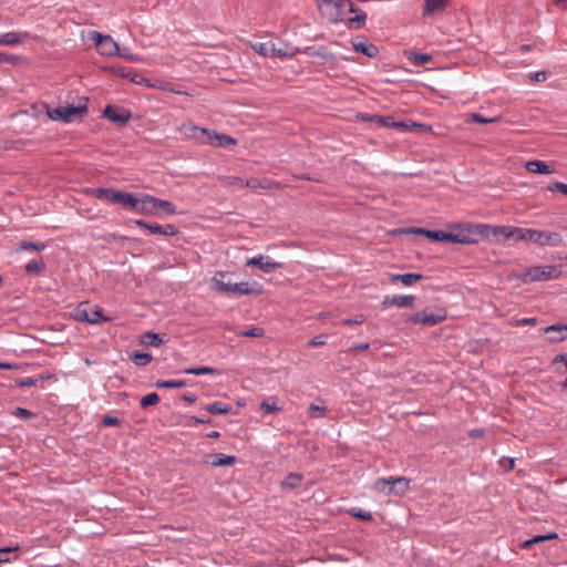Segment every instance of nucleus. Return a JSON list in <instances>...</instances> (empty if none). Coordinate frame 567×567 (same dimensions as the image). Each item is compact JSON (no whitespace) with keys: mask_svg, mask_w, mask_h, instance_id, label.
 <instances>
[{"mask_svg":"<svg viewBox=\"0 0 567 567\" xmlns=\"http://www.w3.org/2000/svg\"><path fill=\"white\" fill-rule=\"evenodd\" d=\"M423 278H424V276L422 274H417V272L394 274V275H391L390 281L392 284L400 281L404 286H411L414 282L422 280Z\"/></svg>","mask_w":567,"mask_h":567,"instance_id":"nucleus-21","label":"nucleus"},{"mask_svg":"<svg viewBox=\"0 0 567 567\" xmlns=\"http://www.w3.org/2000/svg\"><path fill=\"white\" fill-rule=\"evenodd\" d=\"M190 421L194 422L195 424H205V423H210V419H207V417H202V416H190Z\"/></svg>","mask_w":567,"mask_h":567,"instance_id":"nucleus-62","label":"nucleus"},{"mask_svg":"<svg viewBox=\"0 0 567 567\" xmlns=\"http://www.w3.org/2000/svg\"><path fill=\"white\" fill-rule=\"evenodd\" d=\"M561 275L560 266H534L526 270L525 274L519 276L518 278L523 282H533V281H543V280H551L557 279Z\"/></svg>","mask_w":567,"mask_h":567,"instance_id":"nucleus-5","label":"nucleus"},{"mask_svg":"<svg viewBox=\"0 0 567 567\" xmlns=\"http://www.w3.org/2000/svg\"><path fill=\"white\" fill-rule=\"evenodd\" d=\"M348 514L352 517H355V518H359L362 520H367V522H370L373 519L372 514L370 512L364 511L359 507H352V508L348 509Z\"/></svg>","mask_w":567,"mask_h":567,"instance_id":"nucleus-39","label":"nucleus"},{"mask_svg":"<svg viewBox=\"0 0 567 567\" xmlns=\"http://www.w3.org/2000/svg\"><path fill=\"white\" fill-rule=\"evenodd\" d=\"M246 265L257 267L266 274H270L282 266L280 262L271 260L269 256L264 255L247 259Z\"/></svg>","mask_w":567,"mask_h":567,"instance_id":"nucleus-9","label":"nucleus"},{"mask_svg":"<svg viewBox=\"0 0 567 567\" xmlns=\"http://www.w3.org/2000/svg\"><path fill=\"white\" fill-rule=\"evenodd\" d=\"M297 52H298V49H296L295 47H292L290 44H287L284 42H278V43L272 42L271 56L292 58L296 55Z\"/></svg>","mask_w":567,"mask_h":567,"instance_id":"nucleus-17","label":"nucleus"},{"mask_svg":"<svg viewBox=\"0 0 567 567\" xmlns=\"http://www.w3.org/2000/svg\"><path fill=\"white\" fill-rule=\"evenodd\" d=\"M547 189L550 192H558L567 196V184L561 182H554L547 186Z\"/></svg>","mask_w":567,"mask_h":567,"instance_id":"nucleus-51","label":"nucleus"},{"mask_svg":"<svg viewBox=\"0 0 567 567\" xmlns=\"http://www.w3.org/2000/svg\"><path fill=\"white\" fill-rule=\"evenodd\" d=\"M238 336L246 338H262L265 336V330L262 328L252 327L238 332Z\"/></svg>","mask_w":567,"mask_h":567,"instance_id":"nucleus-42","label":"nucleus"},{"mask_svg":"<svg viewBox=\"0 0 567 567\" xmlns=\"http://www.w3.org/2000/svg\"><path fill=\"white\" fill-rule=\"evenodd\" d=\"M45 248L43 243H32V241H21L17 248V250H37L41 251Z\"/></svg>","mask_w":567,"mask_h":567,"instance_id":"nucleus-43","label":"nucleus"},{"mask_svg":"<svg viewBox=\"0 0 567 567\" xmlns=\"http://www.w3.org/2000/svg\"><path fill=\"white\" fill-rule=\"evenodd\" d=\"M421 318H422V311L415 312L413 315H410L406 318V322L414 323V324H417V323L421 324Z\"/></svg>","mask_w":567,"mask_h":567,"instance_id":"nucleus-58","label":"nucleus"},{"mask_svg":"<svg viewBox=\"0 0 567 567\" xmlns=\"http://www.w3.org/2000/svg\"><path fill=\"white\" fill-rule=\"evenodd\" d=\"M202 132L204 134H207L209 140H216L218 142L217 145L221 147L235 145L237 143L235 138L226 134H220L216 132L209 133L208 130L206 128H202Z\"/></svg>","mask_w":567,"mask_h":567,"instance_id":"nucleus-24","label":"nucleus"},{"mask_svg":"<svg viewBox=\"0 0 567 567\" xmlns=\"http://www.w3.org/2000/svg\"><path fill=\"white\" fill-rule=\"evenodd\" d=\"M525 167L528 172L535 174H553L555 172L554 168L542 161L527 162Z\"/></svg>","mask_w":567,"mask_h":567,"instance_id":"nucleus-23","label":"nucleus"},{"mask_svg":"<svg viewBox=\"0 0 567 567\" xmlns=\"http://www.w3.org/2000/svg\"><path fill=\"white\" fill-rule=\"evenodd\" d=\"M475 229L484 228L491 230L494 236L502 235L504 238H513L516 241H528L540 246H560L563 238L558 233L537 230L532 228H520L514 226H474Z\"/></svg>","mask_w":567,"mask_h":567,"instance_id":"nucleus-1","label":"nucleus"},{"mask_svg":"<svg viewBox=\"0 0 567 567\" xmlns=\"http://www.w3.org/2000/svg\"><path fill=\"white\" fill-rule=\"evenodd\" d=\"M353 48L357 52H360L369 58H374L379 54V49L372 43L358 42L353 43Z\"/></svg>","mask_w":567,"mask_h":567,"instance_id":"nucleus-26","label":"nucleus"},{"mask_svg":"<svg viewBox=\"0 0 567 567\" xmlns=\"http://www.w3.org/2000/svg\"><path fill=\"white\" fill-rule=\"evenodd\" d=\"M92 193H93L94 197L100 200H105V202H109L112 204H116L117 203L116 197H118V195H120V189L100 187V188L93 189Z\"/></svg>","mask_w":567,"mask_h":567,"instance_id":"nucleus-19","label":"nucleus"},{"mask_svg":"<svg viewBox=\"0 0 567 567\" xmlns=\"http://www.w3.org/2000/svg\"><path fill=\"white\" fill-rule=\"evenodd\" d=\"M501 465L507 470V471H511L514 468V465H515V461L514 458H502L501 460Z\"/></svg>","mask_w":567,"mask_h":567,"instance_id":"nucleus-59","label":"nucleus"},{"mask_svg":"<svg viewBox=\"0 0 567 567\" xmlns=\"http://www.w3.org/2000/svg\"><path fill=\"white\" fill-rule=\"evenodd\" d=\"M367 349H369V343H358V344L352 346L350 350L364 351Z\"/></svg>","mask_w":567,"mask_h":567,"instance_id":"nucleus-63","label":"nucleus"},{"mask_svg":"<svg viewBox=\"0 0 567 567\" xmlns=\"http://www.w3.org/2000/svg\"><path fill=\"white\" fill-rule=\"evenodd\" d=\"M13 415L20 419L28 420L33 416V413L24 408H16L13 411Z\"/></svg>","mask_w":567,"mask_h":567,"instance_id":"nucleus-56","label":"nucleus"},{"mask_svg":"<svg viewBox=\"0 0 567 567\" xmlns=\"http://www.w3.org/2000/svg\"><path fill=\"white\" fill-rule=\"evenodd\" d=\"M205 410L210 414H227L230 412L231 408H230V405H228L224 402L216 401V402L208 404L205 408Z\"/></svg>","mask_w":567,"mask_h":567,"instance_id":"nucleus-32","label":"nucleus"},{"mask_svg":"<svg viewBox=\"0 0 567 567\" xmlns=\"http://www.w3.org/2000/svg\"><path fill=\"white\" fill-rule=\"evenodd\" d=\"M103 116L116 124L125 125L131 120L132 113L126 109L110 104L105 106Z\"/></svg>","mask_w":567,"mask_h":567,"instance_id":"nucleus-8","label":"nucleus"},{"mask_svg":"<svg viewBox=\"0 0 567 567\" xmlns=\"http://www.w3.org/2000/svg\"><path fill=\"white\" fill-rule=\"evenodd\" d=\"M558 536L556 533H550L548 535H537L535 537H533L532 539H528V540H525L523 544H522V548L524 549H528L530 548L534 544H538V543H542V542H545V540H549V539H556Z\"/></svg>","mask_w":567,"mask_h":567,"instance_id":"nucleus-34","label":"nucleus"},{"mask_svg":"<svg viewBox=\"0 0 567 567\" xmlns=\"http://www.w3.org/2000/svg\"><path fill=\"white\" fill-rule=\"evenodd\" d=\"M16 60L13 55H8L6 53L0 52V64L2 63H12Z\"/></svg>","mask_w":567,"mask_h":567,"instance_id":"nucleus-61","label":"nucleus"},{"mask_svg":"<svg viewBox=\"0 0 567 567\" xmlns=\"http://www.w3.org/2000/svg\"><path fill=\"white\" fill-rule=\"evenodd\" d=\"M447 0H425V12H436L445 9Z\"/></svg>","mask_w":567,"mask_h":567,"instance_id":"nucleus-36","label":"nucleus"},{"mask_svg":"<svg viewBox=\"0 0 567 567\" xmlns=\"http://www.w3.org/2000/svg\"><path fill=\"white\" fill-rule=\"evenodd\" d=\"M324 344V340L322 339V337H315L312 338L309 342H308V346L309 347H319V346H323Z\"/></svg>","mask_w":567,"mask_h":567,"instance_id":"nucleus-60","label":"nucleus"},{"mask_svg":"<svg viewBox=\"0 0 567 567\" xmlns=\"http://www.w3.org/2000/svg\"><path fill=\"white\" fill-rule=\"evenodd\" d=\"M499 120H501L499 116L484 117L483 115H481L478 113H472V114H470L467 122L468 123L487 124V123H497Z\"/></svg>","mask_w":567,"mask_h":567,"instance_id":"nucleus-38","label":"nucleus"},{"mask_svg":"<svg viewBox=\"0 0 567 567\" xmlns=\"http://www.w3.org/2000/svg\"><path fill=\"white\" fill-rule=\"evenodd\" d=\"M529 79L536 82H544L547 79L545 71L529 73Z\"/></svg>","mask_w":567,"mask_h":567,"instance_id":"nucleus-57","label":"nucleus"},{"mask_svg":"<svg viewBox=\"0 0 567 567\" xmlns=\"http://www.w3.org/2000/svg\"><path fill=\"white\" fill-rule=\"evenodd\" d=\"M542 333L547 336L549 342H560L567 339V326L553 324L542 329Z\"/></svg>","mask_w":567,"mask_h":567,"instance_id":"nucleus-13","label":"nucleus"},{"mask_svg":"<svg viewBox=\"0 0 567 567\" xmlns=\"http://www.w3.org/2000/svg\"><path fill=\"white\" fill-rule=\"evenodd\" d=\"M551 363L555 365V364H558V363H563L564 364V368H557L556 369V372L558 374H565L567 373V352L566 353H559L557 355H555L551 360Z\"/></svg>","mask_w":567,"mask_h":567,"instance_id":"nucleus-44","label":"nucleus"},{"mask_svg":"<svg viewBox=\"0 0 567 567\" xmlns=\"http://www.w3.org/2000/svg\"><path fill=\"white\" fill-rule=\"evenodd\" d=\"M302 475L297 473H290L281 482V487L286 489H293L300 485Z\"/></svg>","mask_w":567,"mask_h":567,"instance_id":"nucleus-31","label":"nucleus"},{"mask_svg":"<svg viewBox=\"0 0 567 567\" xmlns=\"http://www.w3.org/2000/svg\"><path fill=\"white\" fill-rule=\"evenodd\" d=\"M28 37V32H7L4 34H0V45H17Z\"/></svg>","mask_w":567,"mask_h":567,"instance_id":"nucleus-20","label":"nucleus"},{"mask_svg":"<svg viewBox=\"0 0 567 567\" xmlns=\"http://www.w3.org/2000/svg\"><path fill=\"white\" fill-rule=\"evenodd\" d=\"M135 213L146 216L157 215L155 196L147 194L142 195L137 200Z\"/></svg>","mask_w":567,"mask_h":567,"instance_id":"nucleus-10","label":"nucleus"},{"mask_svg":"<svg viewBox=\"0 0 567 567\" xmlns=\"http://www.w3.org/2000/svg\"><path fill=\"white\" fill-rule=\"evenodd\" d=\"M472 234H484L482 230L472 231L471 228L467 231H458V233H449L447 241L462 244V245H472L476 243V239L472 237Z\"/></svg>","mask_w":567,"mask_h":567,"instance_id":"nucleus-16","label":"nucleus"},{"mask_svg":"<svg viewBox=\"0 0 567 567\" xmlns=\"http://www.w3.org/2000/svg\"><path fill=\"white\" fill-rule=\"evenodd\" d=\"M371 121L375 122L379 126H382V127H402V128H406L409 126L404 122H395L392 116L374 115V116L371 117Z\"/></svg>","mask_w":567,"mask_h":567,"instance_id":"nucleus-25","label":"nucleus"},{"mask_svg":"<svg viewBox=\"0 0 567 567\" xmlns=\"http://www.w3.org/2000/svg\"><path fill=\"white\" fill-rule=\"evenodd\" d=\"M116 55L131 62L138 61L137 55L133 54L128 48H118Z\"/></svg>","mask_w":567,"mask_h":567,"instance_id":"nucleus-48","label":"nucleus"},{"mask_svg":"<svg viewBox=\"0 0 567 567\" xmlns=\"http://www.w3.org/2000/svg\"><path fill=\"white\" fill-rule=\"evenodd\" d=\"M87 100H84L83 103H80L76 106L73 105H66L63 106V114H64V123H71L75 121L76 118H82L87 113Z\"/></svg>","mask_w":567,"mask_h":567,"instance_id":"nucleus-11","label":"nucleus"},{"mask_svg":"<svg viewBox=\"0 0 567 567\" xmlns=\"http://www.w3.org/2000/svg\"><path fill=\"white\" fill-rule=\"evenodd\" d=\"M415 297L412 295L405 296H386L383 301V307H399V308H413L414 307Z\"/></svg>","mask_w":567,"mask_h":567,"instance_id":"nucleus-12","label":"nucleus"},{"mask_svg":"<svg viewBox=\"0 0 567 567\" xmlns=\"http://www.w3.org/2000/svg\"><path fill=\"white\" fill-rule=\"evenodd\" d=\"M90 39L95 43L99 52L105 56H114L118 51V44L113 40L111 35H103L97 31L90 33Z\"/></svg>","mask_w":567,"mask_h":567,"instance_id":"nucleus-7","label":"nucleus"},{"mask_svg":"<svg viewBox=\"0 0 567 567\" xmlns=\"http://www.w3.org/2000/svg\"><path fill=\"white\" fill-rule=\"evenodd\" d=\"M309 415L311 417H320L323 415V412L326 411V408L324 406H319V405H316V404H310L309 409Z\"/></svg>","mask_w":567,"mask_h":567,"instance_id":"nucleus-53","label":"nucleus"},{"mask_svg":"<svg viewBox=\"0 0 567 567\" xmlns=\"http://www.w3.org/2000/svg\"><path fill=\"white\" fill-rule=\"evenodd\" d=\"M406 58L415 65H423L432 60L431 55L417 52H408Z\"/></svg>","mask_w":567,"mask_h":567,"instance_id":"nucleus-35","label":"nucleus"},{"mask_svg":"<svg viewBox=\"0 0 567 567\" xmlns=\"http://www.w3.org/2000/svg\"><path fill=\"white\" fill-rule=\"evenodd\" d=\"M512 324L515 327L536 326L537 319L536 318L515 319V320H513Z\"/></svg>","mask_w":567,"mask_h":567,"instance_id":"nucleus-52","label":"nucleus"},{"mask_svg":"<svg viewBox=\"0 0 567 567\" xmlns=\"http://www.w3.org/2000/svg\"><path fill=\"white\" fill-rule=\"evenodd\" d=\"M45 269V264L42 258L32 259L25 265V271L29 275H39Z\"/></svg>","mask_w":567,"mask_h":567,"instance_id":"nucleus-30","label":"nucleus"},{"mask_svg":"<svg viewBox=\"0 0 567 567\" xmlns=\"http://www.w3.org/2000/svg\"><path fill=\"white\" fill-rule=\"evenodd\" d=\"M116 198H117V203L116 204H121L124 207L131 208L132 210L135 212L138 197H135L131 193H125V192L120 190V195Z\"/></svg>","mask_w":567,"mask_h":567,"instance_id":"nucleus-27","label":"nucleus"},{"mask_svg":"<svg viewBox=\"0 0 567 567\" xmlns=\"http://www.w3.org/2000/svg\"><path fill=\"white\" fill-rule=\"evenodd\" d=\"M73 317L78 321L96 324L102 321H109L110 318L103 316V311L97 306H90L89 302H81L74 310Z\"/></svg>","mask_w":567,"mask_h":567,"instance_id":"nucleus-6","label":"nucleus"},{"mask_svg":"<svg viewBox=\"0 0 567 567\" xmlns=\"http://www.w3.org/2000/svg\"><path fill=\"white\" fill-rule=\"evenodd\" d=\"M148 231L153 235H163V236H175L178 231L176 227L172 224L158 225V224H150Z\"/></svg>","mask_w":567,"mask_h":567,"instance_id":"nucleus-22","label":"nucleus"},{"mask_svg":"<svg viewBox=\"0 0 567 567\" xmlns=\"http://www.w3.org/2000/svg\"><path fill=\"white\" fill-rule=\"evenodd\" d=\"M116 74L121 75L122 78H130L132 82H137L136 78L138 75L132 69L120 68V69L116 70Z\"/></svg>","mask_w":567,"mask_h":567,"instance_id":"nucleus-50","label":"nucleus"},{"mask_svg":"<svg viewBox=\"0 0 567 567\" xmlns=\"http://www.w3.org/2000/svg\"><path fill=\"white\" fill-rule=\"evenodd\" d=\"M159 402V395L155 392L146 394L141 400V408L146 409L152 405H156Z\"/></svg>","mask_w":567,"mask_h":567,"instance_id":"nucleus-45","label":"nucleus"},{"mask_svg":"<svg viewBox=\"0 0 567 567\" xmlns=\"http://www.w3.org/2000/svg\"><path fill=\"white\" fill-rule=\"evenodd\" d=\"M446 318V313L444 310H440L437 312L429 311L427 309L422 310L421 324L424 327H434L441 322H443Z\"/></svg>","mask_w":567,"mask_h":567,"instance_id":"nucleus-15","label":"nucleus"},{"mask_svg":"<svg viewBox=\"0 0 567 567\" xmlns=\"http://www.w3.org/2000/svg\"><path fill=\"white\" fill-rule=\"evenodd\" d=\"M182 399L188 403H194L196 401V396L190 393L184 394Z\"/></svg>","mask_w":567,"mask_h":567,"instance_id":"nucleus-64","label":"nucleus"},{"mask_svg":"<svg viewBox=\"0 0 567 567\" xmlns=\"http://www.w3.org/2000/svg\"><path fill=\"white\" fill-rule=\"evenodd\" d=\"M157 389H179L186 386L185 380H158L155 383Z\"/></svg>","mask_w":567,"mask_h":567,"instance_id":"nucleus-33","label":"nucleus"},{"mask_svg":"<svg viewBox=\"0 0 567 567\" xmlns=\"http://www.w3.org/2000/svg\"><path fill=\"white\" fill-rule=\"evenodd\" d=\"M365 321V317L363 315H357L353 318H348L342 320V324L344 326H352V324H361Z\"/></svg>","mask_w":567,"mask_h":567,"instance_id":"nucleus-55","label":"nucleus"},{"mask_svg":"<svg viewBox=\"0 0 567 567\" xmlns=\"http://www.w3.org/2000/svg\"><path fill=\"white\" fill-rule=\"evenodd\" d=\"M141 342L145 346L159 347L163 343V338L155 332H145L141 336Z\"/></svg>","mask_w":567,"mask_h":567,"instance_id":"nucleus-28","label":"nucleus"},{"mask_svg":"<svg viewBox=\"0 0 567 567\" xmlns=\"http://www.w3.org/2000/svg\"><path fill=\"white\" fill-rule=\"evenodd\" d=\"M49 378L50 377H45V375H40L39 378L27 377V378L18 379L16 381V383L19 388H30V386H35L39 383L42 384Z\"/></svg>","mask_w":567,"mask_h":567,"instance_id":"nucleus-29","label":"nucleus"},{"mask_svg":"<svg viewBox=\"0 0 567 567\" xmlns=\"http://www.w3.org/2000/svg\"><path fill=\"white\" fill-rule=\"evenodd\" d=\"M212 285L216 292L227 296H247L261 292L259 287L255 289L248 281H231L227 271H217L212 278Z\"/></svg>","mask_w":567,"mask_h":567,"instance_id":"nucleus-2","label":"nucleus"},{"mask_svg":"<svg viewBox=\"0 0 567 567\" xmlns=\"http://www.w3.org/2000/svg\"><path fill=\"white\" fill-rule=\"evenodd\" d=\"M152 354L143 352H136L132 357V361L138 367L147 365L152 361Z\"/></svg>","mask_w":567,"mask_h":567,"instance_id":"nucleus-41","label":"nucleus"},{"mask_svg":"<svg viewBox=\"0 0 567 567\" xmlns=\"http://www.w3.org/2000/svg\"><path fill=\"white\" fill-rule=\"evenodd\" d=\"M260 410L265 414H271V413H275V412H279L281 410V408L278 406L276 402L269 403L267 401H262L260 403Z\"/></svg>","mask_w":567,"mask_h":567,"instance_id":"nucleus-47","label":"nucleus"},{"mask_svg":"<svg viewBox=\"0 0 567 567\" xmlns=\"http://www.w3.org/2000/svg\"><path fill=\"white\" fill-rule=\"evenodd\" d=\"M319 9L323 10L324 8H331L336 10L333 17H331L332 22L343 21L344 14L340 11V8L344 6H349V12L355 13L353 18L348 20L349 28L360 29L365 24L367 13L360 10L354 3L349 0H317Z\"/></svg>","mask_w":567,"mask_h":567,"instance_id":"nucleus-3","label":"nucleus"},{"mask_svg":"<svg viewBox=\"0 0 567 567\" xmlns=\"http://www.w3.org/2000/svg\"><path fill=\"white\" fill-rule=\"evenodd\" d=\"M47 114L52 121L64 122L63 106H59L52 110L47 107Z\"/></svg>","mask_w":567,"mask_h":567,"instance_id":"nucleus-46","label":"nucleus"},{"mask_svg":"<svg viewBox=\"0 0 567 567\" xmlns=\"http://www.w3.org/2000/svg\"><path fill=\"white\" fill-rule=\"evenodd\" d=\"M187 374L204 375V374H218V370L210 367L189 368L184 371Z\"/></svg>","mask_w":567,"mask_h":567,"instance_id":"nucleus-40","label":"nucleus"},{"mask_svg":"<svg viewBox=\"0 0 567 567\" xmlns=\"http://www.w3.org/2000/svg\"><path fill=\"white\" fill-rule=\"evenodd\" d=\"M402 231L408 234H421L435 241H447L449 238V233L443 230H430L425 228L412 227L403 229Z\"/></svg>","mask_w":567,"mask_h":567,"instance_id":"nucleus-14","label":"nucleus"},{"mask_svg":"<svg viewBox=\"0 0 567 567\" xmlns=\"http://www.w3.org/2000/svg\"><path fill=\"white\" fill-rule=\"evenodd\" d=\"M410 478L404 476L400 477H381L374 482V489L379 493L394 494L402 496L410 487Z\"/></svg>","mask_w":567,"mask_h":567,"instance_id":"nucleus-4","label":"nucleus"},{"mask_svg":"<svg viewBox=\"0 0 567 567\" xmlns=\"http://www.w3.org/2000/svg\"><path fill=\"white\" fill-rule=\"evenodd\" d=\"M101 422L104 426H115L121 424V420L118 417L109 414L104 415Z\"/></svg>","mask_w":567,"mask_h":567,"instance_id":"nucleus-54","label":"nucleus"},{"mask_svg":"<svg viewBox=\"0 0 567 567\" xmlns=\"http://www.w3.org/2000/svg\"><path fill=\"white\" fill-rule=\"evenodd\" d=\"M155 203H156V212H158V209H162L167 215H173L176 213V205L173 204L172 202L155 197Z\"/></svg>","mask_w":567,"mask_h":567,"instance_id":"nucleus-37","label":"nucleus"},{"mask_svg":"<svg viewBox=\"0 0 567 567\" xmlns=\"http://www.w3.org/2000/svg\"><path fill=\"white\" fill-rule=\"evenodd\" d=\"M272 42L269 43H258L255 45L256 52L264 56H271Z\"/></svg>","mask_w":567,"mask_h":567,"instance_id":"nucleus-49","label":"nucleus"},{"mask_svg":"<svg viewBox=\"0 0 567 567\" xmlns=\"http://www.w3.org/2000/svg\"><path fill=\"white\" fill-rule=\"evenodd\" d=\"M206 462L213 466H230L236 463V457L233 455H225L221 453L208 454Z\"/></svg>","mask_w":567,"mask_h":567,"instance_id":"nucleus-18","label":"nucleus"}]
</instances>
